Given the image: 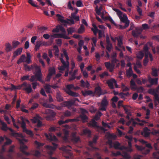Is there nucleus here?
<instances>
[{
  "mask_svg": "<svg viewBox=\"0 0 159 159\" xmlns=\"http://www.w3.org/2000/svg\"><path fill=\"white\" fill-rule=\"evenodd\" d=\"M20 89L25 91L28 94L31 93L33 91L31 84L26 82H24L20 85L16 87V89Z\"/></svg>",
  "mask_w": 159,
  "mask_h": 159,
  "instance_id": "nucleus-1",
  "label": "nucleus"
},
{
  "mask_svg": "<svg viewBox=\"0 0 159 159\" xmlns=\"http://www.w3.org/2000/svg\"><path fill=\"white\" fill-rule=\"evenodd\" d=\"M159 85L154 89H150L148 91L149 93L154 95L155 101H158L159 103V97L158 93H159Z\"/></svg>",
  "mask_w": 159,
  "mask_h": 159,
  "instance_id": "nucleus-2",
  "label": "nucleus"
},
{
  "mask_svg": "<svg viewBox=\"0 0 159 159\" xmlns=\"http://www.w3.org/2000/svg\"><path fill=\"white\" fill-rule=\"evenodd\" d=\"M34 68L36 70V73L35 74V76L37 80L40 82H42L43 80L42 79V74L40 66L35 64L34 65Z\"/></svg>",
  "mask_w": 159,
  "mask_h": 159,
  "instance_id": "nucleus-3",
  "label": "nucleus"
},
{
  "mask_svg": "<svg viewBox=\"0 0 159 159\" xmlns=\"http://www.w3.org/2000/svg\"><path fill=\"white\" fill-rule=\"evenodd\" d=\"M45 113L49 115L46 117L47 120H53V118L56 115V113L53 110L51 109H47L45 111Z\"/></svg>",
  "mask_w": 159,
  "mask_h": 159,
  "instance_id": "nucleus-4",
  "label": "nucleus"
},
{
  "mask_svg": "<svg viewBox=\"0 0 159 159\" xmlns=\"http://www.w3.org/2000/svg\"><path fill=\"white\" fill-rule=\"evenodd\" d=\"M108 104V101H107L106 97H104L101 103V106L100 110L102 111L106 110L107 108Z\"/></svg>",
  "mask_w": 159,
  "mask_h": 159,
  "instance_id": "nucleus-5",
  "label": "nucleus"
},
{
  "mask_svg": "<svg viewBox=\"0 0 159 159\" xmlns=\"http://www.w3.org/2000/svg\"><path fill=\"white\" fill-rule=\"evenodd\" d=\"M52 143L53 146L47 145L46 147L49 150V151H48V154L50 155H52V154L53 153V151L55 150L57 146V144L53 142H52Z\"/></svg>",
  "mask_w": 159,
  "mask_h": 159,
  "instance_id": "nucleus-6",
  "label": "nucleus"
},
{
  "mask_svg": "<svg viewBox=\"0 0 159 159\" xmlns=\"http://www.w3.org/2000/svg\"><path fill=\"white\" fill-rule=\"evenodd\" d=\"M20 144H21L20 147V151L24 154L27 156L29 155H30V153L28 152H26L25 150V149H26L28 148L27 146L24 144V143L22 141L20 140Z\"/></svg>",
  "mask_w": 159,
  "mask_h": 159,
  "instance_id": "nucleus-7",
  "label": "nucleus"
},
{
  "mask_svg": "<svg viewBox=\"0 0 159 159\" xmlns=\"http://www.w3.org/2000/svg\"><path fill=\"white\" fill-rule=\"evenodd\" d=\"M95 93L98 97H100L101 95L105 94V93L102 91L101 87L99 85L95 88Z\"/></svg>",
  "mask_w": 159,
  "mask_h": 159,
  "instance_id": "nucleus-8",
  "label": "nucleus"
},
{
  "mask_svg": "<svg viewBox=\"0 0 159 159\" xmlns=\"http://www.w3.org/2000/svg\"><path fill=\"white\" fill-rule=\"evenodd\" d=\"M150 130L148 127H144L142 131L141 132V134L144 137L147 138L150 135Z\"/></svg>",
  "mask_w": 159,
  "mask_h": 159,
  "instance_id": "nucleus-9",
  "label": "nucleus"
},
{
  "mask_svg": "<svg viewBox=\"0 0 159 159\" xmlns=\"http://www.w3.org/2000/svg\"><path fill=\"white\" fill-rule=\"evenodd\" d=\"M115 82H116V80L113 78L107 80V83L110 89H114V84Z\"/></svg>",
  "mask_w": 159,
  "mask_h": 159,
  "instance_id": "nucleus-10",
  "label": "nucleus"
},
{
  "mask_svg": "<svg viewBox=\"0 0 159 159\" xmlns=\"http://www.w3.org/2000/svg\"><path fill=\"white\" fill-rule=\"evenodd\" d=\"M71 140L74 143H77L80 140V138L79 136H77L76 133H73L72 134Z\"/></svg>",
  "mask_w": 159,
  "mask_h": 159,
  "instance_id": "nucleus-11",
  "label": "nucleus"
},
{
  "mask_svg": "<svg viewBox=\"0 0 159 159\" xmlns=\"http://www.w3.org/2000/svg\"><path fill=\"white\" fill-rule=\"evenodd\" d=\"M121 21L123 23H125L126 26H129V21L128 20V18L126 15H124L123 16H121L120 18Z\"/></svg>",
  "mask_w": 159,
  "mask_h": 159,
  "instance_id": "nucleus-12",
  "label": "nucleus"
},
{
  "mask_svg": "<svg viewBox=\"0 0 159 159\" xmlns=\"http://www.w3.org/2000/svg\"><path fill=\"white\" fill-rule=\"evenodd\" d=\"M45 135L47 138L50 141H57V139L55 135L52 136L51 134L49 133V134H48L47 133L45 134Z\"/></svg>",
  "mask_w": 159,
  "mask_h": 159,
  "instance_id": "nucleus-13",
  "label": "nucleus"
},
{
  "mask_svg": "<svg viewBox=\"0 0 159 159\" xmlns=\"http://www.w3.org/2000/svg\"><path fill=\"white\" fill-rule=\"evenodd\" d=\"M141 31L138 28H136L135 30L132 31V34L134 37H137L141 34Z\"/></svg>",
  "mask_w": 159,
  "mask_h": 159,
  "instance_id": "nucleus-14",
  "label": "nucleus"
},
{
  "mask_svg": "<svg viewBox=\"0 0 159 159\" xmlns=\"http://www.w3.org/2000/svg\"><path fill=\"white\" fill-rule=\"evenodd\" d=\"M23 48H20L17 49L14 51L13 53V57L15 58L17 56L20 55L22 52Z\"/></svg>",
  "mask_w": 159,
  "mask_h": 159,
  "instance_id": "nucleus-15",
  "label": "nucleus"
},
{
  "mask_svg": "<svg viewBox=\"0 0 159 159\" xmlns=\"http://www.w3.org/2000/svg\"><path fill=\"white\" fill-rule=\"evenodd\" d=\"M78 70H75L73 73H72V71H70L69 72L70 75H71V76L69 78V81L72 80L76 78V74L77 73Z\"/></svg>",
  "mask_w": 159,
  "mask_h": 159,
  "instance_id": "nucleus-16",
  "label": "nucleus"
},
{
  "mask_svg": "<svg viewBox=\"0 0 159 159\" xmlns=\"http://www.w3.org/2000/svg\"><path fill=\"white\" fill-rule=\"evenodd\" d=\"M62 106L64 107H71L74 105V102L70 101H65L62 103Z\"/></svg>",
  "mask_w": 159,
  "mask_h": 159,
  "instance_id": "nucleus-17",
  "label": "nucleus"
},
{
  "mask_svg": "<svg viewBox=\"0 0 159 159\" xmlns=\"http://www.w3.org/2000/svg\"><path fill=\"white\" fill-rule=\"evenodd\" d=\"M158 79L157 78H152L151 77H149L148 79L149 81L152 85H157L158 83Z\"/></svg>",
  "mask_w": 159,
  "mask_h": 159,
  "instance_id": "nucleus-18",
  "label": "nucleus"
},
{
  "mask_svg": "<svg viewBox=\"0 0 159 159\" xmlns=\"http://www.w3.org/2000/svg\"><path fill=\"white\" fill-rule=\"evenodd\" d=\"M116 39H117L118 41L117 45L119 47L121 48L123 50H125V47L122 46L123 44L122 38L121 37H119V38L116 37Z\"/></svg>",
  "mask_w": 159,
  "mask_h": 159,
  "instance_id": "nucleus-19",
  "label": "nucleus"
},
{
  "mask_svg": "<svg viewBox=\"0 0 159 159\" xmlns=\"http://www.w3.org/2000/svg\"><path fill=\"white\" fill-rule=\"evenodd\" d=\"M120 144L118 142H116L114 144L113 147L115 149H119L122 150L125 148V147L124 146L120 147Z\"/></svg>",
  "mask_w": 159,
  "mask_h": 159,
  "instance_id": "nucleus-20",
  "label": "nucleus"
},
{
  "mask_svg": "<svg viewBox=\"0 0 159 159\" xmlns=\"http://www.w3.org/2000/svg\"><path fill=\"white\" fill-rule=\"evenodd\" d=\"M56 98L58 102H61L63 101V98L61 96V92L58 91L57 92Z\"/></svg>",
  "mask_w": 159,
  "mask_h": 159,
  "instance_id": "nucleus-21",
  "label": "nucleus"
},
{
  "mask_svg": "<svg viewBox=\"0 0 159 159\" xmlns=\"http://www.w3.org/2000/svg\"><path fill=\"white\" fill-rule=\"evenodd\" d=\"M21 121L19 122V123L20 124L21 127L23 129V131L26 128V124L25 121V118L23 117H21L20 118Z\"/></svg>",
  "mask_w": 159,
  "mask_h": 159,
  "instance_id": "nucleus-22",
  "label": "nucleus"
},
{
  "mask_svg": "<svg viewBox=\"0 0 159 159\" xmlns=\"http://www.w3.org/2000/svg\"><path fill=\"white\" fill-rule=\"evenodd\" d=\"M25 59L26 56L24 54L22 55L19 60L17 61V64H19L21 62H25Z\"/></svg>",
  "mask_w": 159,
  "mask_h": 159,
  "instance_id": "nucleus-23",
  "label": "nucleus"
},
{
  "mask_svg": "<svg viewBox=\"0 0 159 159\" xmlns=\"http://www.w3.org/2000/svg\"><path fill=\"white\" fill-rule=\"evenodd\" d=\"M81 92L83 95L84 96L90 95L94 94L93 92L91 90H86L84 91H82Z\"/></svg>",
  "mask_w": 159,
  "mask_h": 159,
  "instance_id": "nucleus-24",
  "label": "nucleus"
},
{
  "mask_svg": "<svg viewBox=\"0 0 159 159\" xmlns=\"http://www.w3.org/2000/svg\"><path fill=\"white\" fill-rule=\"evenodd\" d=\"M122 107H123L126 114L131 113L130 109V107L129 106L122 105Z\"/></svg>",
  "mask_w": 159,
  "mask_h": 159,
  "instance_id": "nucleus-25",
  "label": "nucleus"
},
{
  "mask_svg": "<svg viewBox=\"0 0 159 159\" xmlns=\"http://www.w3.org/2000/svg\"><path fill=\"white\" fill-rule=\"evenodd\" d=\"M71 113L69 111L67 110L64 112L63 115L61 116V118H63L65 117H70L71 116Z\"/></svg>",
  "mask_w": 159,
  "mask_h": 159,
  "instance_id": "nucleus-26",
  "label": "nucleus"
},
{
  "mask_svg": "<svg viewBox=\"0 0 159 159\" xmlns=\"http://www.w3.org/2000/svg\"><path fill=\"white\" fill-rule=\"evenodd\" d=\"M31 56L30 53L29 52L26 53V57L25 60V62L27 64H29L31 62Z\"/></svg>",
  "mask_w": 159,
  "mask_h": 159,
  "instance_id": "nucleus-27",
  "label": "nucleus"
},
{
  "mask_svg": "<svg viewBox=\"0 0 159 159\" xmlns=\"http://www.w3.org/2000/svg\"><path fill=\"white\" fill-rule=\"evenodd\" d=\"M2 125L1 129L4 131H7L8 130V127H7L6 123L3 122L2 121H1L0 122Z\"/></svg>",
  "mask_w": 159,
  "mask_h": 159,
  "instance_id": "nucleus-28",
  "label": "nucleus"
},
{
  "mask_svg": "<svg viewBox=\"0 0 159 159\" xmlns=\"http://www.w3.org/2000/svg\"><path fill=\"white\" fill-rule=\"evenodd\" d=\"M49 76H52L53 75H54L56 73V71L55 68L54 67H50L48 70Z\"/></svg>",
  "mask_w": 159,
  "mask_h": 159,
  "instance_id": "nucleus-29",
  "label": "nucleus"
},
{
  "mask_svg": "<svg viewBox=\"0 0 159 159\" xmlns=\"http://www.w3.org/2000/svg\"><path fill=\"white\" fill-rule=\"evenodd\" d=\"M57 17L58 18V20L61 23H67L66 20H64L63 19V17L59 14H57L56 15Z\"/></svg>",
  "mask_w": 159,
  "mask_h": 159,
  "instance_id": "nucleus-30",
  "label": "nucleus"
},
{
  "mask_svg": "<svg viewBox=\"0 0 159 159\" xmlns=\"http://www.w3.org/2000/svg\"><path fill=\"white\" fill-rule=\"evenodd\" d=\"M25 70L26 71H29L34 69V65H31V67L25 64L24 65Z\"/></svg>",
  "mask_w": 159,
  "mask_h": 159,
  "instance_id": "nucleus-31",
  "label": "nucleus"
},
{
  "mask_svg": "<svg viewBox=\"0 0 159 159\" xmlns=\"http://www.w3.org/2000/svg\"><path fill=\"white\" fill-rule=\"evenodd\" d=\"M6 51L7 52H9L12 50V48L9 43H7L6 44Z\"/></svg>",
  "mask_w": 159,
  "mask_h": 159,
  "instance_id": "nucleus-32",
  "label": "nucleus"
},
{
  "mask_svg": "<svg viewBox=\"0 0 159 159\" xmlns=\"http://www.w3.org/2000/svg\"><path fill=\"white\" fill-rule=\"evenodd\" d=\"M66 93L69 95L73 97H77L79 96V94L78 93L73 92L71 90H69V91Z\"/></svg>",
  "mask_w": 159,
  "mask_h": 159,
  "instance_id": "nucleus-33",
  "label": "nucleus"
},
{
  "mask_svg": "<svg viewBox=\"0 0 159 159\" xmlns=\"http://www.w3.org/2000/svg\"><path fill=\"white\" fill-rule=\"evenodd\" d=\"M40 46H41V41L39 40L37 41L36 42L35 45V51H37V50H39Z\"/></svg>",
  "mask_w": 159,
  "mask_h": 159,
  "instance_id": "nucleus-34",
  "label": "nucleus"
},
{
  "mask_svg": "<svg viewBox=\"0 0 159 159\" xmlns=\"http://www.w3.org/2000/svg\"><path fill=\"white\" fill-rule=\"evenodd\" d=\"M152 75L154 77L158 76V70L156 68H152Z\"/></svg>",
  "mask_w": 159,
  "mask_h": 159,
  "instance_id": "nucleus-35",
  "label": "nucleus"
},
{
  "mask_svg": "<svg viewBox=\"0 0 159 159\" xmlns=\"http://www.w3.org/2000/svg\"><path fill=\"white\" fill-rule=\"evenodd\" d=\"M136 56L137 58L141 59L144 56V53L142 51H139L136 54Z\"/></svg>",
  "mask_w": 159,
  "mask_h": 159,
  "instance_id": "nucleus-36",
  "label": "nucleus"
},
{
  "mask_svg": "<svg viewBox=\"0 0 159 159\" xmlns=\"http://www.w3.org/2000/svg\"><path fill=\"white\" fill-rule=\"evenodd\" d=\"M66 89L65 91L66 93L68 92L69 90H71V89H75L74 85L72 84H68L67 85L66 87Z\"/></svg>",
  "mask_w": 159,
  "mask_h": 159,
  "instance_id": "nucleus-37",
  "label": "nucleus"
},
{
  "mask_svg": "<svg viewBox=\"0 0 159 159\" xmlns=\"http://www.w3.org/2000/svg\"><path fill=\"white\" fill-rule=\"evenodd\" d=\"M43 106L46 107L53 108V107L54 106L53 105L49 104L47 103L46 102H44L43 104Z\"/></svg>",
  "mask_w": 159,
  "mask_h": 159,
  "instance_id": "nucleus-38",
  "label": "nucleus"
},
{
  "mask_svg": "<svg viewBox=\"0 0 159 159\" xmlns=\"http://www.w3.org/2000/svg\"><path fill=\"white\" fill-rule=\"evenodd\" d=\"M71 18L73 20H74L75 21H77L79 20L80 18L79 16H76L74 13H71Z\"/></svg>",
  "mask_w": 159,
  "mask_h": 159,
  "instance_id": "nucleus-39",
  "label": "nucleus"
},
{
  "mask_svg": "<svg viewBox=\"0 0 159 159\" xmlns=\"http://www.w3.org/2000/svg\"><path fill=\"white\" fill-rule=\"evenodd\" d=\"M102 9V5H101L99 8L98 6H96L95 10L96 13L98 15H100L101 13V11Z\"/></svg>",
  "mask_w": 159,
  "mask_h": 159,
  "instance_id": "nucleus-40",
  "label": "nucleus"
},
{
  "mask_svg": "<svg viewBox=\"0 0 159 159\" xmlns=\"http://www.w3.org/2000/svg\"><path fill=\"white\" fill-rule=\"evenodd\" d=\"M91 125L93 127L95 128L97 130L99 126L97 125V122L94 120L93 119L92 121V123Z\"/></svg>",
  "mask_w": 159,
  "mask_h": 159,
  "instance_id": "nucleus-41",
  "label": "nucleus"
},
{
  "mask_svg": "<svg viewBox=\"0 0 159 159\" xmlns=\"http://www.w3.org/2000/svg\"><path fill=\"white\" fill-rule=\"evenodd\" d=\"M85 29L83 25H81L80 27L78 29V32L79 34H82L84 31Z\"/></svg>",
  "mask_w": 159,
  "mask_h": 159,
  "instance_id": "nucleus-42",
  "label": "nucleus"
},
{
  "mask_svg": "<svg viewBox=\"0 0 159 159\" xmlns=\"http://www.w3.org/2000/svg\"><path fill=\"white\" fill-rule=\"evenodd\" d=\"M104 64L106 67L107 69L110 68L111 67V66H113V67H114L115 66L114 64H111L109 62H105Z\"/></svg>",
  "mask_w": 159,
  "mask_h": 159,
  "instance_id": "nucleus-43",
  "label": "nucleus"
},
{
  "mask_svg": "<svg viewBox=\"0 0 159 159\" xmlns=\"http://www.w3.org/2000/svg\"><path fill=\"white\" fill-rule=\"evenodd\" d=\"M69 66H65L64 65L58 67V69L59 70V72L60 73L62 72L61 71H64L65 70V69L67 68V69L69 68Z\"/></svg>",
  "mask_w": 159,
  "mask_h": 159,
  "instance_id": "nucleus-44",
  "label": "nucleus"
},
{
  "mask_svg": "<svg viewBox=\"0 0 159 159\" xmlns=\"http://www.w3.org/2000/svg\"><path fill=\"white\" fill-rule=\"evenodd\" d=\"M133 73V71L132 68H129L128 70H127L126 71V75L128 77H131Z\"/></svg>",
  "mask_w": 159,
  "mask_h": 159,
  "instance_id": "nucleus-45",
  "label": "nucleus"
},
{
  "mask_svg": "<svg viewBox=\"0 0 159 159\" xmlns=\"http://www.w3.org/2000/svg\"><path fill=\"white\" fill-rule=\"evenodd\" d=\"M109 75V74L108 72L107 71H104L102 74H100L99 75V76L100 77L101 79H102L105 78V76H108Z\"/></svg>",
  "mask_w": 159,
  "mask_h": 159,
  "instance_id": "nucleus-46",
  "label": "nucleus"
},
{
  "mask_svg": "<svg viewBox=\"0 0 159 159\" xmlns=\"http://www.w3.org/2000/svg\"><path fill=\"white\" fill-rule=\"evenodd\" d=\"M20 44V43L17 41H14L12 42V45L13 48H16Z\"/></svg>",
  "mask_w": 159,
  "mask_h": 159,
  "instance_id": "nucleus-47",
  "label": "nucleus"
},
{
  "mask_svg": "<svg viewBox=\"0 0 159 159\" xmlns=\"http://www.w3.org/2000/svg\"><path fill=\"white\" fill-rule=\"evenodd\" d=\"M53 48L55 49V52H54L55 55L58 56H59V49L57 45H55L54 46Z\"/></svg>",
  "mask_w": 159,
  "mask_h": 159,
  "instance_id": "nucleus-48",
  "label": "nucleus"
},
{
  "mask_svg": "<svg viewBox=\"0 0 159 159\" xmlns=\"http://www.w3.org/2000/svg\"><path fill=\"white\" fill-rule=\"evenodd\" d=\"M60 61L63 65L65 66H69V63L68 61H67L66 63L64 59L62 58H60Z\"/></svg>",
  "mask_w": 159,
  "mask_h": 159,
  "instance_id": "nucleus-49",
  "label": "nucleus"
},
{
  "mask_svg": "<svg viewBox=\"0 0 159 159\" xmlns=\"http://www.w3.org/2000/svg\"><path fill=\"white\" fill-rule=\"evenodd\" d=\"M57 26L58 29L59 31H61L63 33L65 34L66 33V30L63 26L61 25H57Z\"/></svg>",
  "mask_w": 159,
  "mask_h": 159,
  "instance_id": "nucleus-50",
  "label": "nucleus"
},
{
  "mask_svg": "<svg viewBox=\"0 0 159 159\" xmlns=\"http://www.w3.org/2000/svg\"><path fill=\"white\" fill-rule=\"evenodd\" d=\"M98 137L96 136H94L93 137V140L92 141H90L89 142L90 145L92 144L93 143H95L97 142Z\"/></svg>",
  "mask_w": 159,
  "mask_h": 159,
  "instance_id": "nucleus-51",
  "label": "nucleus"
},
{
  "mask_svg": "<svg viewBox=\"0 0 159 159\" xmlns=\"http://www.w3.org/2000/svg\"><path fill=\"white\" fill-rule=\"evenodd\" d=\"M39 117L37 115L36 116L33 117L32 120L33 123H35L38 122L39 120Z\"/></svg>",
  "mask_w": 159,
  "mask_h": 159,
  "instance_id": "nucleus-52",
  "label": "nucleus"
},
{
  "mask_svg": "<svg viewBox=\"0 0 159 159\" xmlns=\"http://www.w3.org/2000/svg\"><path fill=\"white\" fill-rule=\"evenodd\" d=\"M23 132L26 133L27 134L29 135L30 136H33V133L30 130H28L27 128L23 130Z\"/></svg>",
  "mask_w": 159,
  "mask_h": 159,
  "instance_id": "nucleus-53",
  "label": "nucleus"
},
{
  "mask_svg": "<svg viewBox=\"0 0 159 159\" xmlns=\"http://www.w3.org/2000/svg\"><path fill=\"white\" fill-rule=\"evenodd\" d=\"M107 44L106 49L108 52H110L112 48V45L111 43H107Z\"/></svg>",
  "mask_w": 159,
  "mask_h": 159,
  "instance_id": "nucleus-54",
  "label": "nucleus"
},
{
  "mask_svg": "<svg viewBox=\"0 0 159 159\" xmlns=\"http://www.w3.org/2000/svg\"><path fill=\"white\" fill-rule=\"evenodd\" d=\"M30 75H24L23 77L21 78V81H24L25 80H30Z\"/></svg>",
  "mask_w": 159,
  "mask_h": 159,
  "instance_id": "nucleus-55",
  "label": "nucleus"
},
{
  "mask_svg": "<svg viewBox=\"0 0 159 159\" xmlns=\"http://www.w3.org/2000/svg\"><path fill=\"white\" fill-rule=\"evenodd\" d=\"M67 23H65L67 24H69L70 25H73L74 24V20L71 18L70 19H67L66 20Z\"/></svg>",
  "mask_w": 159,
  "mask_h": 159,
  "instance_id": "nucleus-56",
  "label": "nucleus"
},
{
  "mask_svg": "<svg viewBox=\"0 0 159 159\" xmlns=\"http://www.w3.org/2000/svg\"><path fill=\"white\" fill-rule=\"evenodd\" d=\"M80 117L83 120H85L88 119L87 116L86 115L84 114H81L80 116Z\"/></svg>",
  "mask_w": 159,
  "mask_h": 159,
  "instance_id": "nucleus-57",
  "label": "nucleus"
},
{
  "mask_svg": "<svg viewBox=\"0 0 159 159\" xmlns=\"http://www.w3.org/2000/svg\"><path fill=\"white\" fill-rule=\"evenodd\" d=\"M91 30L93 32L94 34L96 35L99 30L97 28H92Z\"/></svg>",
  "mask_w": 159,
  "mask_h": 159,
  "instance_id": "nucleus-58",
  "label": "nucleus"
},
{
  "mask_svg": "<svg viewBox=\"0 0 159 159\" xmlns=\"http://www.w3.org/2000/svg\"><path fill=\"white\" fill-rule=\"evenodd\" d=\"M28 2L33 6L36 7H38V6L37 5L33 3V0H28Z\"/></svg>",
  "mask_w": 159,
  "mask_h": 159,
  "instance_id": "nucleus-59",
  "label": "nucleus"
},
{
  "mask_svg": "<svg viewBox=\"0 0 159 159\" xmlns=\"http://www.w3.org/2000/svg\"><path fill=\"white\" fill-rule=\"evenodd\" d=\"M67 31L68 32V34H72L74 32L73 28L71 27L68 29H67Z\"/></svg>",
  "mask_w": 159,
  "mask_h": 159,
  "instance_id": "nucleus-60",
  "label": "nucleus"
},
{
  "mask_svg": "<svg viewBox=\"0 0 159 159\" xmlns=\"http://www.w3.org/2000/svg\"><path fill=\"white\" fill-rule=\"evenodd\" d=\"M137 10L138 12L139 15L140 16H142V10L138 6H137Z\"/></svg>",
  "mask_w": 159,
  "mask_h": 159,
  "instance_id": "nucleus-61",
  "label": "nucleus"
},
{
  "mask_svg": "<svg viewBox=\"0 0 159 159\" xmlns=\"http://www.w3.org/2000/svg\"><path fill=\"white\" fill-rule=\"evenodd\" d=\"M76 120L75 119H68L64 121L65 124L68 123L69 122H73L76 121Z\"/></svg>",
  "mask_w": 159,
  "mask_h": 159,
  "instance_id": "nucleus-62",
  "label": "nucleus"
},
{
  "mask_svg": "<svg viewBox=\"0 0 159 159\" xmlns=\"http://www.w3.org/2000/svg\"><path fill=\"white\" fill-rule=\"evenodd\" d=\"M149 48L147 44H145L143 47V50L144 52H149L148 51Z\"/></svg>",
  "mask_w": 159,
  "mask_h": 159,
  "instance_id": "nucleus-63",
  "label": "nucleus"
},
{
  "mask_svg": "<svg viewBox=\"0 0 159 159\" xmlns=\"http://www.w3.org/2000/svg\"><path fill=\"white\" fill-rule=\"evenodd\" d=\"M39 106V105L37 103H34L32 106L31 108V109L32 110H34L37 108Z\"/></svg>",
  "mask_w": 159,
  "mask_h": 159,
  "instance_id": "nucleus-64",
  "label": "nucleus"
}]
</instances>
